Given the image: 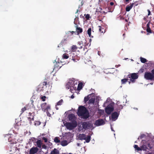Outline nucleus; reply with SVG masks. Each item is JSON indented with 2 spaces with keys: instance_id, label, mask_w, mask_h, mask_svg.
<instances>
[{
  "instance_id": "f257e3e1",
  "label": "nucleus",
  "mask_w": 154,
  "mask_h": 154,
  "mask_svg": "<svg viewBox=\"0 0 154 154\" xmlns=\"http://www.w3.org/2000/svg\"><path fill=\"white\" fill-rule=\"evenodd\" d=\"M77 114L79 116H82L84 119H87L89 117L88 111L84 106H80L79 107Z\"/></svg>"
},
{
  "instance_id": "f03ea898",
  "label": "nucleus",
  "mask_w": 154,
  "mask_h": 154,
  "mask_svg": "<svg viewBox=\"0 0 154 154\" xmlns=\"http://www.w3.org/2000/svg\"><path fill=\"white\" fill-rule=\"evenodd\" d=\"M41 107L43 111L46 112L47 116L49 117L51 116V114L49 111L51 110V107L49 105L44 103L41 105Z\"/></svg>"
},
{
  "instance_id": "7ed1b4c3",
  "label": "nucleus",
  "mask_w": 154,
  "mask_h": 154,
  "mask_svg": "<svg viewBox=\"0 0 154 154\" xmlns=\"http://www.w3.org/2000/svg\"><path fill=\"white\" fill-rule=\"evenodd\" d=\"M144 77L147 80H154V69L151 70V72H146L145 73Z\"/></svg>"
},
{
  "instance_id": "20e7f679",
  "label": "nucleus",
  "mask_w": 154,
  "mask_h": 154,
  "mask_svg": "<svg viewBox=\"0 0 154 154\" xmlns=\"http://www.w3.org/2000/svg\"><path fill=\"white\" fill-rule=\"evenodd\" d=\"M83 128L85 130L94 128L93 124L90 122H85L82 124Z\"/></svg>"
},
{
  "instance_id": "39448f33",
  "label": "nucleus",
  "mask_w": 154,
  "mask_h": 154,
  "mask_svg": "<svg viewBox=\"0 0 154 154\" xmlns=\"http://www.w3.org/2000/svg\"><path fill=\"white\" fill-rule=\"evenodd\" d=\"M114 103H111L106 106L105 109L106 112L108 114H110L112 112L114 108L113 107Z\"/></svg>"
},
{
  "instance_id": "423d86ee",
  "label": "nucleus",
  "mask_w": 154,
  "mask_h": 154,
  "mask_svg": "<svg viewBox=\"0 0 154 154\" xmlns=\"http://www.w3.org/2000/svg\"><path fill=\"white\" fill-rule=\"evenodd\" d=\"M65 125L67 129L71 130L77 126V122L73 121V122H66Z\"/></svg>"
},
{
  "instance_id": "0eeeda50",
  "label": "nucleus",
  "mask_w": 154,
  "mask_h": 154,
  "mask_svg": "<svg viewBox=\"0 0 154 154\" xmlns=\"http://www.w3.org/2000/svg\"><path fill=\"white\" fill-rule=\"evenodd\" d=\"M138 73H134L128 75V78H130V81L133 83L135 82V80L138 78Z\"/></svg>"
},
{
  "instance_id": "6e6552de",
  "label": "nucleus",
  "mask_w": 154,
  "mask_h": 154,
  "mask_svg": "<svg viewBox=\"0 0 154 154\" xmlns=\"http://www.w3.org/2000/svg\"><path fill=\"white\" fill-rule=\"evenodd\" d=\"M70 56L72 57L71 59L74 62H76L77 61L79 60L80 57L74 53L72 52L70 53Z\"/></svg>"
},
{
  "instance_id": "1a4fd4ad",
  "label": "nucleus",
  "mask_w": 154,
  "mask_h": 154,
  "mask_svg": "<svg viewBox=\"0 0 154 154\" xmlns=\"http://www.w3.org/2000/svg\"><path fill=\"white\" fill-rule=\"evenodd\" d=\"M105 124L104 121L103 119H98L96 120L95 125L98 126L104 125Z\"/></svg>"
},
{
  "instance_id": "9d476101",
  "label": "nucleus",
  "mask_w": 154,
  "mask_h": 154,
  "mask_svg": "<svg viewBox=\"0 0 154 154\" xmlns=\"http://www.w3.org/2000/svg\"><path fill=\"white\" fill-rule=\"evenodd\" d=\"M49 79L47 78L45 79L44 82H43V86L42 87V90H44V88L46 87V85H48L49 84L50 82L49 80Z\"/></svg>"
},
{
  "instance_id": "9b49d317",
  "label": "nucleus",
  "mask_w": 154,
  "mask_h": 154,
  "mask_svg": "<svg viewBox=\"0 0 154 154\" xmlns=\"http://www.w3.org/2000/svg\"><path fill=\"white\" fill-rule=\"evenodd\" d=\"M38 150V149L37 147H33L30 150L29 154H35Z\"/></svg>"
},
{
  "instance_id": "f8f14e48",
  "label": "nucleus",
  "mask_w": 154,
  "mask_h": 154,
  "mask_svg": "<svg viewBox=\"0 0 154 154\" xmlns=\"http://www.w3.org/2000/svg\"><path fill=\"white\" fill-rule=\"evenodd\" d=\"M34 114L33 113H31L29 112L28 115V119L29 121V123L30 125L32 124L31 121H34Z\"/></svg>"
},
{
  "instance_id": "ddd939ff",
  "label": "nucleus",
  "mask_w": 154,
  "mask_h": 154,
  "mask_svg": "<svg viewBox=\"0 0 154 154\" xmlns=\"http://www.w3.org/2000/svg\"><path fill=\"white\" fill-rule=\"evenodd\" d=\"M119 114V112H114L112 114V118L113 120H116L117 119Z\"/></svg>"
},
{
  "instance_id": "4468645a",
  "label": "nucleus",
  "mask_w": 154,
  "mask_h": 154,
  "mask_svg": "<svg viewBox=\"0 0 154 154\" xmlns=\"http://www.w3.org/2000/svg\"><path fill=\"white\" fill-rule=\"evenodd\" d=\"M68 118L69 120L72 122H73V121L76 122L75 120V116L74 114L72 113L70 114L68 116Z\"/></svg>"
},
{
  "instance_id": "2eb2a0df",
  "label": "nucleus",
  "mask_w": 154,
  "mask_h": 154,
  "mask_svg": "<svg viewBox=\"0 0 154 154\" xmlns=\"http://www.w3.org/2000/svg\"><path fill=\"white\" fill-rule=\"evenodd\" d=\"M62 66V64L61 63L59 62H56L54 65V69H60Z\"/></svg>"
},
{
  "instance_id": "dca6fc26",
  "label": "nucleus",
  "mask_w": 154,
  "mask_h": 154,
  "mask_svg": "<svg viewBox=\"0 0 154 154\" xmlns=\"http://www.w3.org/2000/svg\"><path fill=\"white\" fill-rule=\"evenodd\" d=\"M73 83V81H70L66 85V88L67 89H68L69 88H70V89L72 88L71 85H72Z\"/></svg>"
},
{
  "instance_id": "f3484780",
  "label": "nucleus",
  "mask_w": 154,
  "mask_h": 154,
  "mask_svg": "<svg viewBox=\"0 0 154 154\" xmlns=\"http://www.w3.org/2000/svg\"><path fill=\"white\" fill-rule=\"evenodd\" d=\"M150 22H149L147 24V26H146V30L147 32L149 33H152L154 32L151 30L150 28ZM154 28V26L153 27Z\"/></svg>"
},
{
  "instance_id": "a211bd4d",
  "label": "nucleus",
  "mask_w": 154,
  "mask_h": 154,
  "mask_svg": "<svg viewBox=\"0 0 154 154\" xmlns=\"http://www.w3.org/2000/svg\"><path fill=\"white\" fill-rule=\"evenodd\" d=\"M72 88L70 89V91L71 92H72V91L73 90H75L76 89L77 86H76L75 84V82L73 81V83L72 85H71Z\"/></svg>"
},
{
  "instance_id": "6ab92c4d",
  "label": "nucleus",
  "mask_w": 154,
  "mask_h": 154,
  "mask_svg": "<svg viewBox=\"0 0 154 154\" xmlns=\"http://www.w3.org/2000/svg\"><path fill=\"white\" fill-rule=\"evenodd\" d=\"M63 102V100L62 99H61L57 103V104L56 105V109L57 110H58L59 109L58 108L57 106L58 105H61L62 104Z\"/></svg>"
},
{
  "instance_id": "aec40b11",
  "label": "nucleus",
  "mask_w": 154,
  "mask_h": 154,
  "mask_svg": "<svg viewBox=\"0 0 154 154\" xmlns=\"http://www.w3.org/2000/svg\"><path fill=\"white\" fill-rule=\"evenodd\" d=\"M134 3H132L131 4L130 6L127 5L126 8V11H129L131 9L133 6Z\"/></svg>"
},
{
  "instance_id": "412c9836",
  "label": "nucleus",
  "mask_w": 154,
  "mask_h": 154,
  "mask_svg": "<svg viewBox=\"0 0 154 154\" xmlns=\"http://www.w3.org/2000/svg\"><path fill=\"white\" fill-rule=\"evenodd\" d=\"M50 154H59V152L58 149L56 148H54L51 152Z\"/></svg>"
},
{
  "instance_id": "4be33fe9",
  "label": "nucleus",
  "mask_w": 154,
  "mask_h": 154,
  "mask_svg": "<svg viewBox=\"0 0 154 154\" xmlns=\"http://www.w3.org/2000/svg\"><path fill=\"white\" fill-rule=\"evenodd\" d=\"M85 134H80L79 136V138L80 140H85Z\"/></svg>"
},
{
  "instance_id": "5701e85b",
  "label": "nucleus",
  "mask_w": 154,
  "mask_h": 154,
  "mask_svg": "<svg viewBox=\"0 0 154 154\" xmlns=\"http://www.w3.org/2000/svg\"><path fill=\"white\" fill-rule=\"evenodd\" d=\"M77 47L75 45H73L71 47V53L75 52L77 49Z\"/></svg>"
},
{
  "instance_id": "b1692460",
  "label": "nucleus",
  "mask_w": 154,
  "mask_h": 154,
  "mask_svg": "<svg viewBox=\"0 0 154 154\" xmlns=\"http://www.w3.org/2000/svg\"><path fill=\"white\" fill-rule=\"evenodd\" d=\"M37 145V146L39 148H41L42 145V141L41 140H38L36 142Z\"/></svg>"
},
{
  "instance_id": "393cba45",
  "label": "nucleus",
  "mask_w": 154,
  "mask_h": 154,
  "mask_svg": "<svg viewBox=\"0 0 154 154\" xmlns=\"http://www.w3.org/2000/svg\"><path fill=\"white\" fill-rule=\"evenodd\" d=\"M83 84L82 82L79 83L77 85V89L78 90H80L82 88Z\"/></svg>"
},
{
  "instance_id": "a878e982",
  "label": "nucleus",
  "mask_w": 154,
  "mask_h": 154,
  "mask_svg": "<svg viewBox=\"0 0 154 154\" xmlns=\"http://www.w3.org/2000/svg\"><path fill=\"white\" fill-rule=\"evenodd\" d=\"M60 144L63 146H65L68 144L67 141L66 140H63L61 142Z\"/></svg>"
},
{
  "instance_id": "bb28decb",
  "label": "nucleus",
  "mask_w": 154,
  "mask_h": 154,
  "mask_svg": "<svg viewBox=\"0 0 154 154\" xmlns=\"http://www.w3.org/2000/svg\"><path fill=\"white\" fill-rule=\"evenodd\" d=\"M8 141L9 142H11V144H14V143H16V141H15L14 140H13V139H12V137H11L9 138L8 139Z\"/></svg>"
},
{
  "instance_id": "cd10ccee",
  "label": "nucleus",
  "mask_w": 154,
  "mask_h": 154,
  "mask_svg": "<svg viewBox=\"0 0 154 154\" xmlns=\"http://www.w3.org/2000/svg\"><path fill=\"white\" fill-rule=\"evenodd\" d=\"M98 27L99 28V32L102 33L103 32L104 33L105 32V30L104 28H102L100 26H99Z\"/></svg>"
},
{
  "instance_id": "c85d7f7f",
  "label": "nucleus",
  "mask_w": 154,
  "mask_h": 154,
  "mask_svg": "<svg viewBox=\"0 0 154 154\" xmlns=\"http://www.w3.org/2000/svg\"><path fill=\"white\" fill-rule=\"evenodd\" d=\"M91 136L88 135L87 137H85V140H86V141L87 143H89L90 140H91Z\"/></svg>"
},
{
  "instance_id": "c756f323",
  "label": "nucleus",
  "mask_w": 154,
  "mask_h": 154,
  "mask_svg": "<svg viewBox=\"0 0 154 154\" xmlns=\"http://www.w3.org/2000/svg\"><path fill=\"white\" fill-rule=\"evenodd\" d=\"M67 39H63L61 42V43L60 44V45H65L67 43Z\"/></svg>"
},
{
  "instance_id": "7c9ffc66",
  "label": "nucleus",
  "mask_w": 154,
  "mask_h": 154,
  "mask_svg": "<svg viewBox=\"0 0 154 154\" xmlns=\"http://www.w3.org/2000/svg\"><path fill=\"white\" fill-rule=\"evenodd\" d=\"M76 31L79 34L81 33L82 32V29L80 27H77L76 29Z\"/></svg>"
},
{
  "instance_id": "2f4dec72",
  "label": "nucleus",
  "mask_w": 154,
  "mask_h": 154,
  "mask_svg": "<svg viewBox=\"0 0 154 154\" xmlns=\"http://www.w3.org/2000/svg\"><path fill=\"white\" fill-rule=\"evenodd\" d=\"M54 142L56 143H59L60 142L59 140V137H56L54 139Z\"/></svg>"
},
{
  "instance_id": "473e14b6",
  "label": "nucleus",
  "mask_w": 154,
  "mask_h": 154,
  "mask_svg": "<svg viewBox=\"0 0 154 154\" xmlns=\"http://www.w3.org/2000/svg\"><path fill=\"white\" fill-rule=\"evenodd\" d=\"M95 102V99L94 98H91L90 99H89L88 101V103H94Z\"/></svg>"
},
{
  "instance_id": "72a5a7b5",
  "label": "nucleus",
  "mask_w": 154,
  "mask_h": 154,
  "mask_svg": "<svg viewBox=\"0 0 154 154\" xmlns=\"http://www.w3.org/2000/svg\"><path fill=\"white\" fill-rule=\"evenodd\" d=\"M140 60L141 62L143 63H145L147 61L146 59L142 57H140Z\"/></svg>"
},
{
  "instance_id": "f704fd0d",
  "label": "nucleus",
  "mask_w": 154,
  "mask_h": 154,
  "mask_svg": "<svg viewBox=\"0 0 154 154\" xmlns=\"http://www.w3.org/2000/svg\"><path fill=\"white\" fill-rule=\"evenodd\" d=\"M128 79H122L121 82L122 84H124L125 83L128 81Z\"/></svg>"
},
{
  "instance_id": "c9c22d12",
  "label": "nucleus",
  "mask_w": 154,
  "mask_h": 154,
  "mask_svg": "<svg viewBox=\"0 0 154 154\" xmlns=\"http://www.w3.org/2000/svg\"><path fill=\"white\" fill-rule=\"evenodd\" d=\"M140 148L141 149V150H146L147 148L146 146L143 145L141 146Z\"/></svg>"
},
{
  "instance_id": "e433bc0d",
  "label": "nucleus",
  "mask_w": 154,
  "mask_h": 154,
  "mask_svg": "<svg viewBox=\"0 0 154 154\" xmlns=\"http://www.w3.org/2000/svg\"><path fill=\"white\" fill-rule=\"evenodd\" d=\"M134 148L135 149H136L138 151L141 150V148H140V147H138V146L137 145H134Z\"/></svg>"
},
{
  "instance_id": "4c0bfd02",
  "label": "nucleus",
  "mask_w": 154,
  "mask_h": 154,
  "mask_svg": "<svg viewBox=\"0 0 154 154\" xmlns=\"http://www.w3.org/2000/svg\"><path fill=\"white\" fill-rule=\"evenodd\" d=\"M34 123V125L35 126H38L41 124V122L39 121H35Z\"/></svg>"
},
{
  "instance_id": "58836bf2",
  "label": "nucleus",
  "mask_w": 154,
  "mask_h": 154,
  "mask_svg": "<svg viewBox=\"0 0 154 154\" xmlns=\"http://www.w3.org/2000/svg\"><path fill=\"white\" fill-rule=\"evenodd\" d=\"M89 99V97L88 96H87V97H85L84 99V101L85 103L87 102V101H88Z\"/></svg>"
},
{
  "instance_id": "ea45409f",
  "label": "nucleus",
  "mask_w": 154,
  "mask_h": 154,
  "mask_svg": "<svg viewBox=\"0 0 154 154\" xmlns=\"http://www.w3.org/2000/svg\"><path fill=\"white\" fill-rule=\"evenodd\" d=\"M63 57L64 59H67L69 58V56L68 54H64L63 55Z\"/></svg>"
},
{
  "instance_id": "a19ab883",
  "label": "nucleus",
  "mask_w": 154,
  "mask_h": 154,
  "mask_svg": "<svg viewBox=\"0 0 154 154\" xmlns=\"http://www.w3.org/2000/svg\"><path fill=\"white\" fill-rule=\"evenodd\" d=\"M46 97L45 96L41 95L40 97V98L43 101H45V100Z\"/></svg>"
},
{
  "instance_id": "79ce46f5",
  "label": "nucleus",
  "mask_w": 154,
  "mask_h": 154,
  "mask_svg": "<svg viewBox=\"0 0 154 154\" xmlns=\"http://www.w3.org/2000/svg\"><path fill=\"white\" fill-rule=\"evenodd\" d=\"M91 28H89L88 30V34L90 37L91 36Z\"/></svg>"
},
{
  "instance_id": "37998d69",
  "label": "nucleus",
  "mask_w": 154,
  "mask_h": 154,
  "mask_svg": "<svg viewBox=\"0 0 154 154\" xmlns=\"http://www.w3.org/2000/svg\"><path fill=\"white\" fill-rule=\"evenodd\" d=\"M82 44V41H79L78 42V44L80 46V47H79V48L80 49L82 48V46H81V45Z\"/></svg>"
},
{
  "instance_id": "c03bdc74",
  "label": "nucleus",
  "mask_w": 154,
  "mask_h": 154,
  "mask_svg": "<svg viewBox=\"0 0 154 154\" xmlns=\"http://www.w3.org/2000/svg\"><path fill=\"white\" fill-rule=\"evenodd\" d=\"M30 105L29 104H28L27 105H26L25 107L26 108V110H29L30 109Z\"/></svg>"
},
{
  "instance_id": "a18cd8bd",
  "label": "nucleus",
  "mask_w": 154,
  "mask_h": 154,
  "mask_svg": "<svg viewBox=\"0 0 154 154\" xmlns=\"http://www.w3.org/2000/svg\"><path fill=\"white\" fill-rule=\"evenodd\" d=\"M25 106L21 110V114H22L26 110V108Z\"/></svg>"
},
{
  "instance_id": "49530a36",
  "label": "nucleus",
  "mask_w": 154,
  "mask_h": 154,
  "mask_svg": "<svg viewBox=\"0 0 154 154\" xmlns=\"http://www.w3.org/2000/svg\"><path fill=\"white\" fill-rule=\"evenodd\" d=\"M85 17L87 20H89L90 14H87L85 15Z\"/></svg>"
},
{
  "instance_id": "de8ad7c7",
  "label": "nucleus",
  "mask_w": 154,
  "mask_h": 154,
  "mask_svg": "<svg viewBox=\"0 0 154 154\" xmlns=\"http://www.w3.org/2000/svg\"><path fill=\"white\" fill-rule=\"evenodd\" d=\"M42 148H43V149H47V146L46 145H45V144L42 145Z\"/></svg>"
},
{
  "instance_id": "09e8293b",
  "label": "nucleus",
  "mask_w": 154,
  "mask_h": 154,
  "mask_svg": "<svg viewBox=\"0 0 154 154\" xmlns=\"http://www.w3.org/2000/svg\"><path fill=\"white\" fill-rule=\"evenodd\" d=\"M78 19H79V18H78V17H76L75 18V19H74L75 20H74V23L75 24H76V23L75 22V21H76V20H78Z\"/></svg>"
},
{
  "instance_id": "8fccbe9b",
  "label": "nucleus",
  "mask_w": 154,
  "mask_h": 154,
  "mask_svg": "<svg viewBox=\"0 0 154 154\" xmlns=\"http://www.w3.org/2000/svg\"><path fill=\"white\" fill-rule=\"evenodd\" d=\"M144 136H145L144 134H142L139 136V137L138 138V139L139 138H140V139H142L143 137H144Z\"/></svg>"
},
{
  "instance_id": "3c124183",
  "label": "nucleus",
  "mask_w": 154,
  "mask_h": 154,
  "mask_svg": "<svg viewBox=\"0 0 154 154\" xmlns=\"http://www.w3.org/2000/svg\"><path fill=\"white\" fill-rule=\"evenodd\" d=\"M119 109L120 110L121 109H123V106L122 105H120L119 106Z\"/></svg>"
},
{
  "instance_id": "603ef678",
  "label": "nucleus",
  "mask_w": 154,
  "mask_h": 154,
  "mask_svg": "<svg viewBox=\"0 0 154 154\" xmlns=\"http://www.w3.org/2000/svg\"><path fill=\"white\" fill-rule=\"evenodd\" d=\"M43 139L44 140V141L45 142H47V141H48L47 138L45 137H44L43 138Z\"/></svg>"
},
{
  "instance_id": "864d4df0",
  "label": "nucleus",
  "mask_w": 154,
  "mask_h": 154,
  "mask_svg": "<svg viewBox=\"0 0 154 154\" xmlns=\"http://www.w3.org/2000/svg\"><path fill=\"white\" fill-rule=\"evenodd\" d=\"M147 11L148 12V15L149 16V15H150V14H151V12H150V11L148 9L147 10Z\"/></svg>"
},
{
  "instance_id": "5fc2aeb1",
  "label": "nucleus",
  "mask_w": 154,
  "mask_h": 154,
  "mask_svg": "<svg viewBox=\"0 0 154 154\" xmlns=\"http://www.w3.org/2000/svg\"><path fill=\"white\" fill-rule=\"evenodd\" d=\"M107 13V12H105L104 11H102L101 12V13L103 14H106V13Z\"/></svg>"
},
{
  "instance_id": "6e6d98bb",
  "label": "nucleus",
  "mask_w": 154,
  "mask_h": 154,
  "mask_svg": "<svg viewBox=\"0 0 154 154\" xmlns=\"http://www.w3.org/2000/svg\"><path fill=\"white\" fill-rule=\"evenodd\" d=\"M81 1V6H82L84 3V2L83 1Z\"/></svg>"
},
{
  "instance_id": "4d7b16f0",
  "label": "nucleus",
  "mask_w": 154,
  "mask_h": 154,
  "mask_svg": "<svg viewBox=\"0 0 154 154\" xmlns=\"http://www.w3.org/2000/svg\"><path fill=\"white\" fill-rule=\"evenodd\" d=\"M110 4L111 6H112L114 5V4L113 2H110Z\"/></svg>"
},
{
  "instance_id": "13d9d810",
  "label": "nucleus",
  "mask_w": 154,
  "mask_h": 154,
  "mask_svg": "<svg viewBox=\"0 0 154 154\" xmlns=\"http://www.w3.org/2000/svg\"><path fill=\"white\" fill-rule=\"evenodd\" d=\"M79 11V12H80L79 10V9H77V11H76V12H75V14H77V13H78Z\"/></svg>"
},
{
  "instance_id": "bf43d9fd",
  "label": "nucleus",
  "mask_w": 154,
  "mask_h": 154,
  "mask_svg": "<svg viewBox=\"0 0 154 154\" xmlns=\"http://www.w3.org/2000/svg\"><path fill=\"white\" fill-rule=\"evenodd\" d=\"M71 97L72 98V99H73V98H74V96L72 95Z\"/></svg>"
},
{
  "instance_id": "052dcab7",
  "label": "nucleus",
  "mask_w": 154,
  "mask_h": 154,
  "mask_svg": "<svg viewBox=\"0 0 154 154\" xmlns=\"http://www.w3.org/2000/svg\"><path fill=\"white\" fill-rule=\"evenodd\" d=\"M100 10L99 11V12L101 13V12L102 11V9L101 8H100Z\"/></svg>"
},
{
  "instance_id": "680f3d73",
  "label": "nucleus",
  "mask_w": 154,
  "mask_h": 154,
  "mask_svg": "<svg viewBox=\"0 0 154 154\" xmlns=\"http://www.w3.org/2000/svg\"><path fill=\"white\" fill-rule=\"evenodd\" d=\"M77 145L78 146H80V144L79 143H77Z\"/></svg>"
},
{
  "instance_id": "e2e57ef3",
  "label": "nucleus",
  "mask_w": 154,
  "mask_h": 154,
  "mask_svg": "<svg viewBox=\"0 0 154 154\" xmlns=\"http://www.w3.org/2000/svg\"><path fill=\"white\" fill-rule=\"evenodd\" d=\"M125 0L126 2H129V0Z\"/></svg>"
},
{
  "instance_id": "0e129e2a",
  "label": "nucleus",
  "mask_w": 154,
  "mask_h": 154,
  "mask_svg": "<svg viewBox=\"0 0 154 154\" xmlns=\"http://www.w3.org/2000/svg\"><path fill=\"white\" fill-rule=\"evenodd\" d=\"M75 85H76V86H77V82H76L75 83Z\"/></svg>"
},
{
  "instance_id": "69168bd1",
  "label": "nucleus",
  "mask_w": 154,
  "mask_h": 154,
  "mask_svg": "<svg viewBox=\"0 0 154 154\" xmlns=\"http://www.w3.org/2000/svg\"><path fill=\"white\" fill-rule=\"evenodd\" d=\"M108 12H112V11H111L109 10V8H108Z\"/></svg>"
},
{
  "instance_id": "338daca9",
  "label": "nucleus",
  "mask_w": 154,
  "mask_h": 154,
  "mask_svg": "<svg viewBox=\"0 0 154 154\" xmlns=\"http://www.w3.org/2000/svg\"><path fill=\"white\" fill-rule=\"evenodd\" d=\"M125 35V33H124V34H123V36H124V35Z\"/></svg>"
},
{
  "instance_id": "774afa93",
  "label": "nucleus",
  "mask_w": 154,
  "mask_h": 154,
  "mask_svg": "<svg viewBox=\"0 0 154 154\" xmlns=\"http://www.w3.org/2000/svg\"><path fill=\"white\" fill-rule=\"evenodd\" d=\"M72 34H73L74 32H73V31H72Z\"/></svg>"
}]
</instances>
